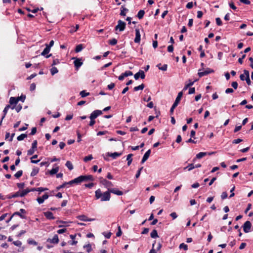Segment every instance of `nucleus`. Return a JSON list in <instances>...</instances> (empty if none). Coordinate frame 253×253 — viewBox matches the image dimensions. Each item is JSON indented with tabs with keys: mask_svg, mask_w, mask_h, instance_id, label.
<instances>
[{
	"mask_svg": "<svg viewBox=\"0 0 253 253\" xmlns=\"http://www.w3.org/2000/svg\"><path fill=\"white\" fill-rule=\"evenodd\" d=\"M95 198L96 200L100 199L101 202L109 201L111 194L109 190L102 193L100 189H98L95 191Z\"/></svg>",
	"mask_w": 253,
	"mask_h": 253,
	"instance_id": "1",
	"label": "nucleus"
},
{
	"mask_svg": "<svg viewBox=\"0 0 253 253\" xmlns=\"http://www.w3.org/2000/svg\"><path fill=\"white\" fill-rule=\"evenodd\" d=\"M99 182L101 184L103 185L106 188H110L111 187L113 186V184L111 181L107 180L106 179L103 177L99 178Z\"/></svg>",
	"mask_w": 253,
	"mask_h": 253,
	"instance_id": "2",
	"label": "nucleus"
},
{
	"mask_svg": "<svg viewBox=\"0 0 253 253\" xmlns=\"http://www.w3.org/2000/svg\"><path fill=\"white\" fill-rule=\"evenodd\" d=\"M126 26V23L125 22L119 20L118 21V25L115 27V30H119L120 31H123L125 30Z\"/></svg>",
	"mask_w": 253,
	"mask_h": 253,
	"instance_id": "3",
	"label": "nucleus"
},
{
	"mask_svg": "<svg viewBox=\"0 0 253 253\" xmlns=\"http://www.w3.org/2000/svg\"><path fill=\"white\" fill-rule=\"evenodd\" d=\"M201 69H199L198 73V76L200 78L206 76L210 73L214 72L213 70L211 69L210 68H207L206 70L202 72L201 71Z\"/></svg>",
	"mask_w": 253,
	"mask_h": 253,
	"instance_id": "4",
	"label": "nucleus"
},
{
	"mask_svg": "<svg viewBox=\"0 0 253 253\" xmlns=\"http://www.w3.org/2000/svg\"><path fill=\"white\" fill-rule=\"evenodd\" d=\"M79 180L80 181V183L84 181H86L88 180L93 181L94 178L92 175H81L79 176Z\"/></svg>",
	"mask_w": 253,
	"mask_h": 253,
	"instance_id": "5",
	"label": "nucleus"
},
{
	"mask_svg": "<svg viewBox=\"0 0 253 253\" xmlns=\"http://www.w3.org/2000/svg\"><path fill=\"white\" fill-rule=\"evenodd\" d=\"M252 227L251 222L250 221H246L243 225V230L245 233H249L251 231Z\"/></svg>",
	"mask_w": 253,
	"mask_h": 253,
	"instance_id": "6",
	"label": "nucleus"
},
{
	"mask_svg": "<svg viewBox=\"0 0 253 253\" xmlns=\"http://www.w3.org/2000/svg\"><path fill=\"white\" fill-rule=\"evenodd\" d=\"M214 152L211 153H207V152H200L199 153L196 155V156L195 158L193 159V162H195L196 159H200L202 158L203 157L206 156L207 155H211L214 154Z\"/></svg>",
	"mask_w": 253,
	"mask_h": 253,
	"instance_id": "7",
	"label": "nucleus"
},
{
	"mask_svg": "<svg viewBox=\"0 0 253 253\" xmlns=\"http://www.w3.org/2000/svg\"><path fill=\"white\" fill-rule=\"evenodd\" d=\"M102 114V111L99 110H95L93 111L89 117L90 120H94L98 116L101 115Z\"/></svg>",
	"mask_w": 253,
	"mask_h": 253,
	"instance_id": "8",
	"label": "nucleus"
},
{
	"mask_svg": "<svg viewBox=\"0 0 253 253\" xmlns=\"http://www.w3.org/2000/svg\"><path fill=\"white\" fill-rule=\"evenodd\" d=\"M145 77V75L144 72L142 70H139L138 72L134 75V78L136 80H137L139 78H140L141 79H144Z\"/></svg>",
	"mask_w": 253,
	"mask_h": 253,
	"instance_id": "9",
	"label": "nucleus"
},
{
	"mask_svg": "<svg viewBox=\"0 0 253 253\" xmlns=\"http://www.w3.org/2000/svg\"><path fill=\"white\" fill-rule=\"evenodd\" d=\"M110 193H113L118 196L123 195L124 193L117 188H108Z\"/></svg>",
	"mask_w": 253,
	"mask_h": 253,
	"instance_id": "10",
	"label": "nucleus"
},
{
	"mask_svg": "<svg viewBox=\"0 0 253 253\" xmlns=\"http://www.w3.org/2000/svg\"><path fill=\"white\" fill-rule=\"evenodd\" d=\"M49 195L46 193L42 196L38 197L37 199V201L39 204H42L44 202V200L47 199Z\"/></svg>",
	"mask_w": 253,
	"mask_h": 253,
	"instance_id": "11",
	"label": "nucleus"
},
{
	"mask_svg": "<svg viewBox=\"0 0 253 253\" xmlns=\"http://www.w3.org/2000/svg\"><path fill=\"white\" fill-rule=\"evenodd\" d=\"M135 38L134 39V42L135 43H139L140 41V33L139 32V30L138 29H135Z\"/></svg>",
	"mask_w": 253,
	"mask_h": 253,
	"instance_id": "12",
	"label": "nucleus"
},
{
	"mask_svg": "<svg viewBox=\"0 0 253 253\" xmlns=\"http://www.w3.org/2000/svg\"><path fill=\"white\" fill-rule=\"evenodd\" d=\"M182 95H183L182 91H180L178 93V95L176 98V99L173 104V105L176 106H177L178 105V104H179V103L181 100Z\"/></svg>",
	"mask_w": 253,
	"mask_h": 253,
	"instance_id": "13",
	"label": "nucleus"
},
{
	"mask_svg": "<svg viewBox=\"0 0 253 253\" xmlns=\"http://www.w3.org/2000/svg\"><path fill=\"white\" fill-rule=\"evenodd\" d=\"M65 183H66V185H69L70 186H72L73 184H78L80 183V181L79 177H78L75 178L74 179L72 180L69 182H65Z\"/></svg>",
	"mask_w": 253,
	"mask_h": 253,
	"instance_id": "14",
	"label": "nucleus"
},
{
	"mask_svg": "<svg viewBox=\"0 0 253 253\" xmlns=\"http://www.w3.org/2000/svg\"><path fill=\"white\" fill-rule=\"evenodd\" d=\"M151 154V150H148L144 155L143 158L141 160V163L143 164L145 161L147 160L150 155Z\"/></svg>",
	"mask_w": 253,
	"mask_h": 253,
	"instance_id": "15",
	"label": "nucleus"
},
{
	"mask_svg": "<svg viewBox=\"0 0 253 253\" xmlns=\"http://www.w3.org/2000/svg\"><path fill=\"white\" fill-rule=\"evenodd\" d=\"M74 66L77 69H78L83 64L81 59L76 58L74 61Z\"/></svg>",
	"mask_w": 253,
	"mask_h": 253,
	"instance_id": "16",
	"label": "nucleus"
},
{
	"mask_svg": "<svg viewBox=\"0 0 253 253\" xmlns=\"http://www.w3.org/2000/svg\"><path fill=\"white\" fill-rule=\"evenodd\" d=\"M44 215L48 219H54L55 217L53 216V213L51 211H46L43 213Z\"/></svg>",
	"mask_w": 253,
	"mask_h": 253,
	"instance_id": "17",
	"label": "nucleus"
},
{
	"mask_svg": "<svg viewBox=\"0 0 253 253\" xmlns=\"http://www.w3.org/2000/svg\"><path fill=\"white\" fill-rule=\"evenodd\" d=\"M21 197V193L20 191H17L14 194H9L7 196V198L10 199L11 198H15L16 197Z\"/></svg>",
	"mask_w": 253,
	"mask_h": 253,
	"instance_id": "18",
	"label": "nucleus"
},
{
	"mask_svg": "<svg viewBox=\"0 0 253 253\" xmlns=\"http://www.w3.org/2000/svg\"><path fill=\"white\" fill-rule=\"evenodd\" d=\"M107 155L112 157L113 159H116L117 157L122 155V153L114 152L113 153H108Z\"/></svg>",
	"mask_w": 253,
	"mask_h": 253,
	"instance_id": "19",
	"label": "nucleus"
},
{
	"mask_svg": "<svg viewBox=\"0 0 253 253\" xmlns=\"http://www.w3.org/2000/svg\"><path fill=\"white\" fill-rule=\"evenodd\" d=\"M18 99L17 97H11L9 99V103L11 105L15 104L16 105V104L18 103Z\"/></svg>",
	"mask_w": 253,
	"mask_h": 253,
	"instance_id": "20",
	"label": "nucleus"
},
{
	"mask_svg": "<svg viewBox=\"0 0 253 253\" xmlns=\"http://www.w3.org/2000/svg\"><path fill=\"white\" fill-rule=\"evenodd\" d=\"M39 168H37V167H35L33 169V170L31 173V176H34L35 175H36L39 171Z\"/></svg>",
	"mask_w": 253,
	"mask_h": 253,
	"instance_id": "21",
	"label": "nucleus"
},
{
	"mask_svg": "<svg viewBox=\"0 0 253 253\" xmlns=\"http://www.w3.org/2000/svg\"><path fill=\"white\" fill-rule=\"evenodd\" d=\"M83 248L86 250L87 253H89L92 251L91 246L90 244L84 245Z\"/></svg>",
	"mask_w": 253,
	"mask_h": 253,
	"instance_id": "22",
	"label": "nucleus"
},
{
	"mask_svg": "<svg viewBox=\"0 0 253 253\" xmlns=\"http://www.w3.org/2000/svg\"><path fill=\"white\" fill-rule=\"evenodd\" d=\"M128 9L125 8L124 6H122L121 8V13L120 15L121 16H125L126 15V12L128 11Z\"/></svg>",
	"mask_w": 253,
	"mask_h": 253,
	"instance_id": "23",
	"label": "nucleus"
},
{
	"mask_svg": "<svg viewBox=\"0 0 253 253\" xmlns=\"http://www.w3.org/2000/svg\"><path fill=\"white\" fill-rule=\"evenodd\" d=\"M150 236H151V238H154V239L158 238L159 236L158 235L157 231L155 229L153 230L151 232V233L150 234Z\"/></svg>",
	"mask_w": 253,
	"mask_h": 253,
	"instance_id": "24",
	"label": "nucleus"
},
{
	"mask_svg": "<svg viewBox=\"0 0 253 253\" xmlns=\"http://www.w3.org/2000/svg\"><path fill=\"white\" fill-rule=\"evenodd\" d=\"M50 48L47 46H46L45 48L44 49L43 51L41 53V55L42 56H45L47 54H48L50 51Z\"/></svg>",
	"mask_w": 253,
	"mask_h": 253,
	"instance_id": "25",
	"label": "nucleus"
},
{
	"mask_svg": "<svg viewBox=\"0 0 253 253\" xmlns=\"http://www.w3.org/2000/svg\"><path fill=\"white\" fill-rule=\"evenodd\" d=\"M22 106L20 104H18V105H15V106H12L11 107L12 109H15L17 113L20 112L21 111V110L22 109Z\"/></svg>",
	"mask_w": 253,
	"mask_h": 253,
	"instance_id": "26",
	"label": "nucleus"
},
{
	"mask_svg": "<svg viewBox=\"0 0 253 253\" xmlns=\"http://www.w3.org/2000/svg\"><path fill=\"white\" fill-rule=\"evenodd\" d=\"M145 14V11L144 10H140L139 11V12H138L137 14V17L139 19H142L143 16H144V15Z\"/></svg>",
	"mask_w": 253,
	"mask_h": 253,
	"instance_id": "27",
	"label": "nucleus"
},
{
	"mask_svg": "<svg viewBox=\"0 0 253 253\" xmlns=\"http://www.w3.org/2000/svg\"><path fill=\"white\" fill-rule=\"evenodd\" d=\"M50 242L53 244H57L59 242L58 237L57 235H55L51 240Z\"/></svg>",
	"mask_w": 253,
	"mask_h": 253,
	"instance_id": "28",
	"label": "nucleus"
},
{
	"mask_svg": "<svg viewBox=\"0 0 253 253\" xmlns=\"http://www.w3.org/2000/svg\"><path fill=\"white\" fill-rule=\"evenodd\" d=\"M145 87V85L143 84H141L140 85L135 86L134 87L133 90L135 91H137L139 90H143Z\"/></svg>",
	"mask_w": 253,
	"mask_h": 253,
	"instance_id": "29",
	"label": "nucleus"
},
{
	"mask_svg": "<svg viewBox=\"0 0 253 253\" xmlns=\"http://www.w3.org/2000/svg\"><path fill=\"white\" fill-rule=\"evenodd\" d=\"M65 166L68 168V169L70 170H71L73 169L74 167H73V166L72 164V163L69 161H67L65 164Z\"/></svg>",
	"mask_w": 253,
	"mask_h": 253,
	"instance_id": "30",
	"label": "nucleus"
},
{
	"mask_svg": "<svg viewBox=\"0 0 253 253\" xmlns=\"http://www.w3.org/2000/svg\"><path fill=\"white\" fill-rule=\"evenodd\" d=\"M83 48V45L82 44H79L76 46L75 48V52H79L82 50Z\"/></svg>",
	"mask_w": 253,
	"mask_h": 253,
	"instance_id": "31",
	"label": "nucleus"
},
{
	"mask_svg": "<svg viewBox=\"0 0 253 253\" xmlns=\"http://www.w3.org/2000/svg\"><path fill=\"white\" fill-rule=\"evenodd\" d=\"M15 215H18L19 216H20L22 219H25L26 218V216H25L24 215L21 214L19 211H16V212H14L12 214V216H14Z\"/></svg>",
	"mask_w": 253,
	"mask_h": 253,
	"instance_id": "32",
	"label": "nucleus"
},
{
	"mask_svg": "<svg viewBox=\"0 0 253 253\" xmlns=\"http://www.w3.org/2000/svg\"><path fill=\"white\" fill-rule=\"evenodd\" d=\"M9 108H10L9 105H7L5 107V108L3 111V115L2 117V120H3L5 118V115L7 114L8 110L9 109Z\"/></svg>",
	"mask_w": 253,
	"mask_h": 253,
	"instance_id": "33",
	"label": "nucleus"
},
{
	"mask_svg": "<svg viewBox=\"0 0 253 253\" xmlns=\"http://www.w3.org/2000/svg\"><path fill=\"white\" fill-rule=\"evenodd\" d=\"M77 218L81 221H87V217L84 215H81L78 216Z\"/></svg>",
	"mask_w": 253,
	"mask_h": 253,
	"instance_id": "34",
	"label": "nucleus"
},
{
	"mask_svg": "<svg viewBox=\"0 0 253 253\" xmlns=\"http://www.w3.org/2000/svg\"><path fill=\"white\" fill-rule=\"evenodd\" d=\"M132 156H133V155L132 154H129L127 156L126 160L127 161V165L128 166H129L132 162V159L131 157H132Z\"/></svg>",
	"mask_w": 253,
	"mask_h": 253,
	"instance_id": "35",
	"label": "nucleus"
},
{
	"mask_svg": "<svg viewBox=\"0 0 253 253\" xmlns=\"http://www.w3.org/2000/svg\"><path fill=\"white\" fill-rule=\"evenodd\" d=\"M59 170V167H56L55 168H53L52 169L50 170L49 171V173L51 175H53L54 174H56Z\"/></svg>",
	"mask_w": 253,
	"mask_h": 253,
	"instance_id": "36",
	"label": "nucleus"
},
{
	"mask_svg": "<svg viewBox=\"0 0 253 253\" xmlns=\"http://www.w3.org/2000/svg\"><path fill=\"white\" fill-rule=\"evenodd\" d=\"M27 136V135L26 134L23 133V134H21L20 135H19L17 137V139L18 141H21V140H23L24 138H26Z\"/></svg>",
	"mask_w": 253,
	"mask_h": 253,
	"instance_id": "37",
	"label": "nucleus"
},
{
	"mask_svg": "<svg viewBox=\"0 0 253 253\" xmlns=\"http://www.w3.org/2000/svg\"><path fill=\"white\" fill-rule=\"evenodd\" d=\"M58 72V70L56 67H53L50 69L51 74L53 76Z\"/></svg>",
	"mask_w": 253,
	"mask_h": 253,
	"instance_id": "38",
	"label": "nucleus"
},
{
	"mask_svg": "<svg viewBox=\"0 0 253 253\" xmlns=\"http://www.w3.org/2000/svg\"><path fill=\"white\" fill-rule=\"evenodd\" d=\"M38 158L37 155H35L33 156L31 158V162L33 164H37L39 162H40V160H33V159H34V158Z\"/></svg>",
	"mask_w": 253,
	"mask_h": 253,
	"instance_id": "39",
	"label": "nucleus"
},
{
	"mask_svg": "<svg viewBox=\"0 0 253 253\" xmlns=\"http://www.w3.org/2000/svg\"><path fill=\"white\" fill-rule=\"evenodd\" d=\"M179 248L180 249H183L184 251L188 250L187 245L183 243L180 244Z\"/></svg>",
	"mask_w": 253,
	"mask_h": 253,
	"instance_id": "40",
	"label": "nucleus"
},
{
	"mask_svg": "<svg viewBox=\"0 0 253 253\" xmlns=\"http://www.w3.org/2000/svg\"><path fill=\"white\" fill-rule=\"evenodd\" d=\"M195 168L193 164H189L186 167L184 168V169H188L189 171H190Z\"/></svg>",
	"mask_w": 253,
	"mask_h": 253,
	"instance_id": "41",
	"label": "nucleus"
},
{
	"mask_svg": "<svg viewBox=\"0 0 253 253\" xmlns=\"http://www.w3.org/2000/svg\"><path fill=\"white\" fill-rule=\"evenodd\" d=\"M22 174H23V171L22 170H20L19 171H18L15 174H14V176L16 178H19V177H20L22 175Z\"/></svg>",
	"mask_w": 253,
	"mask_h": 253,
	"instance_id": "42",
	"label": "nucleus"
},
{
	"mask_svg": "<svg viewBox=\"0 0 253 253\" xmlns=\"http://www.w3.org/2000/svg\"><path fill=\"white\" fill-rule=\"evenodd\" d=\"M80 95L82 97H84L88 96L89 94V92H86L85 90H82L80 93Z\"/></svg>",
	"mask_w": 253,
	"mask_h": 253,
	"instance_id": "43",
	"label": "nucleus"
},
{
	"mask_svg": "<svg viewBox=\"0 0 253 253\" xmlns=\"http://www.w3.org/2000/svg\"><path fill=\"white\" fill-rule=\"evenodd\" d=\"M117 43V40L116 39H112L109 41V43L111 45H114Z\"/></svg>",
	"mask_w": 253,
	"mask_h": 253,
	"instance_id": "44",
	"label": "nucleus"
},
{
	"mask_svg": "<svg viewBox=\"0 0 253 253\" xmlns=\"http://www.w3.org/2000/svg\"><path fill=\"white\" fill-rule=\"evenodd\" d=\"M92 159H93L92 156L91 155H88L87 156L85 157L84 158V161L85 162H87L88 161L91 160Z\"/></svg>",
	"mask_w": 253,
	"mask_h": 253,
	"instance_id": "45",
	"label": "nucleus"
},
{
	"mask_svg": "<svg viewBox=\"0 0 253 253\" xmlns=\"http://www.w3.org/2000/svg\"><path fill=\"white\" fill-rule=\"evenodd\" d=\"M18 99V101H21L22 102H24L25 99H26V96L25 95H21L20 96H18L17 97Z\"/></svg>",
	"mask_w": 253,
	"mask_h": 253,
	"instance_id": "46",
	"label": "nucleus"
},
{
	"mask_svg": "<svg viewBox=\"0 0 253 253\" xmlns=\"http://www.w3.org/2000/svg\"><path fill=\"white\" fill-rule=\"evenodd\" d=\"M123 74L125 77H127L129 76H132L133 75V73L130 71H126L125 73H124Z\"/></svg>",
	"mask_w": 253,
	"mask_h": 253,
	"instance_id": "47",
	"label": "nucleus"
},
{
	"mask_svg": "<svg viewBox=\"0 0 253 253\" xmlns=\"http://www.w3.org/2000/svg\"><path fill=\"white\" fill-rule=\"evenodd\" d=\"M36 150V149L31 148L30 149L28 150L27 155L29 156L32 155L34 153V152H35Z\"/></svg>",
	"mask_w": 253,
	"mask_h": 253,
	"instance_id": "48",
	"label": "nucleus"
},
{
	"mask_svg": "<svg viewBox=\"0 0 253 253\" xmlns=\"http://www.w3.org/2000/svg\"><path fill=\"white\" fill-rule=\"evenodd\" d=\"M38 141L37 140H34L32 144V147L33 149L37 150Z\"/></svg>",
	"mask_w": 253,
	"mask_h": 253,
	"instance_id": "49",
	"label": "nucleus"
},
{
	"mask_svg": "<svg viewBox=\"0 0 253 253\" xmlns=\"http://www.w3.org/2000/svg\"><path fill=\"white\" fill-rule=\"evenodd\" d=\"M215 21H216V24L218 26L222 25V21H221V19L220 18H219V17L216 18Z\"/></svg>",
	"mask_w": 253,
	"mask_h": 253,
	"instance_id": "50",
	"label": "nucleus"
},
{
	"mask_svg": "<svg viewBox=\"0 0 253 253\" xmlns=\"http://www.w3.org/2000/svg\"><path fill=\"white\" fill-rule=\"evenodd\" d=\"M15 246H17V247H21V245H22V242L20 241H14L12 243Z\"/></svg>",
	"mask_w": 253,
	"mask_h": 253,
	"instance_id": "51",
	"label": "nucleus"
},
{
	"mask_svg": "<svg viewBox=\"0 0 253 253\" xmlns=\"http://www.w3.org/2000/svg\"><path fill=\"white\" fill-rule=\"evenodd\" d=\"M66 183H65V182L64 183H63L62 185H59L58 186H57L56 187V190H59L60 189H61V188H63L64 187H65L66 186Z\"/></svg>",
	"mask_w": 253,
	"mask_h": 253,
	"instance_id": "52",
	"label": "nucleus"
},
{
	"mask_svg": "<svg viewBox=\"0 0 253 253\" xmlns=\"http://www.w3.org/2000/svg\"><path fill=\"white\" fill-rule=\"evenodd\" d=\"M143 167H141L137 171L136 175H135V177L136 178H138L140 175V173H141V170H142Z\"/></svg>",
	"mask_w": 253,
	"mask_h": 253,
	"instance_id": "53",
	"label": "nucleus"
},
{
	"mask_svg": "<svg viewBox=\"0 0 253 253\" xmlns=\"http://www.w3.org/2000/svg\"><path fill=\"white\" fill-rule=\"evenodd\" d=\"M48 188H43V187H38L37 188V191H39L40 192H42L44 191L48 190Z\"/></svg>",
	"mask_w": 253,
	"mask_h": 253,
	"instance_id": "54",
	"label": "nucleus"
},
{
	"mask_svg": "<svg viewBox=\"0 0 253 253\" xmlns=\"http://www.w3.org/2000/svg\"><path fill=\"white\" fill-rule=\"evenodd\" d=\"M168 65L167 64L163 65L162 67H159V70L165 71L167 70Z\"/></svg>",
	"mask_w": 253,
	"mask_h": 253,
	"instance_id": "55",
	"label": "nucleus"
},
{
	"mask_svg": "<svg viewBox=\"0 0 253 253\" xmlns=\"http://www.w3.org/2000/svg\"><path fill=\"white\" fill-rule=\"evenodd\" d=\"M28 243L29 244L33 245L34 246H36L38 244L37 243L33 240H29Z\"/></svg>",
	"mask_w": 253,
	"mask_h": 253,
	"instance_id": "56",
	"label": "nucleus"
},
{
	"mask_svg": "<svg viewBox=\"0 0 253 253\" xmlns=\"http://www.w3.org/2000/svg\"><path fill=\"white\" fill-rule=\"evenodd\" d=\"M243 141V139H240V138H238V139H234L233 141H232V143L233 144H238L241 142Z\"/></svg>",
	"mask_w": 253,
	"mask_h": 253,
	"instance_id": "57",
	"label": "nucleus"
},
{
	"mask_svg": "<svg viewBox=\"0 0 253 253\" xmlns=\"http://www.w3.org/2000/svg\"><path fill=\"white\" fill-rule=\"evenodd\" d=\"M228 194L226 192H223L222 193L221 195V198L222 200L226 199L227 197Z\"/></svg>",
	"mask_w": 253,
	"mask_h": 253,
	"instance_id": "58",
	"label": "nucleus"
},
{
	"mask_svg": "<svg viewBox=\"0 0 253 253\" xmlns=\"http://www.w3.org/2000/svg\"><path fill=\"white\" fill-rule=\"evenodd\" d=\"M193 3L192 2H188L186 5V7L188 9H191L193 7Z\"/></svg>",
	"mask_w": 253,
	"mask_h": 253,
	"instance_id": "59",
	"label": "nucleus"
},
{
	"mask_svg": "<svg viewBox=\"0 0 253 253\" xmlns=\"http://www.w3.org/2000/svg\"><path fill=\"white\" fill-rule=\"evenodd\" d=\"M104 236L107 239H109L111 237L112 233L111 232L104 233Z\"/></svg>",
	"mask_w": 253,
	"mask_h": 253,
	"instance_id": "60",
	"label": "nucleus"
},
{
	"mask_svg": "<svg viewBox=\"0 0 253 253\" xmlns=\"http://www.w3.org/2000/svg\"><path fill=\"white\" fill-rule=\"evenodd\" d=\"M17 187L20 189H23L25 186V183L23 182L17 183Z\"/></svg>",
	"mask_w": 253,
	"mask_h": 253,
	"instance_id": "61",
	"label": "nucleus"
},
{
	"mask_svg": "<svg viewBox=\"0 0 253 253\" xmlns=\"http://www.w3.org/2000/svg\"><path fill=\"white\" fill-rule=\"evenodd\" d=\"M231 85L234 89H236L238 87V84L237 82H233L232 83Z\"/></svg>",
	"mask_w": 253,
	"mask_h": 253,
	"instance_id": "62",
	"label": "nucleus"
},
{
	"mask_svg": "<svg viewBox=\"0 0 253 253\" xmlns=\"http://www.w3.org/2000/svg\"><path fill=\"white\" fill-rule=\"evenodd\" d=\"M229 4V6L231 8H232L235 10H236L237 9L236 6L234 5V4L233 2H230Z\"/></svg>",
	"mask_w": 253,
	"mask_h": 253,
	"instance_id": "63",
	"label": "nucleus"
},
{
	"mask_svg": "<svg viewBox=\"0 0 253 253\" xmlns=\"http://www.w3.org/2000/svg\"><path fill=\"white\" fill-rule=\"evenodd\" d=\"M170 216L173 219L176 218L177 217V215L175 212H171L170 214Z\"/></svg>",
	"mask_w": 253,
	"mask_h": 253,
	"instance_id": "64",
	"label": "nucleus"
}]
</instances>
